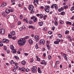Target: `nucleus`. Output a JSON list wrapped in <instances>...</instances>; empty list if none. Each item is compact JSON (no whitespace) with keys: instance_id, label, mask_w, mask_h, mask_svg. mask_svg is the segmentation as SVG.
I'll use <instances>...</instances> for the list:
<instances>
[{"instance_id":"1","label":"nucleus","mask_w":74,"mask_h":74,"mask_svg":"<svg viewBox=\"0 0 74 74\" xmlns=\"http://www.w3.org/2000/svg\"><path fill=\"white\" fill-rule=\"evenodd\" d=\"M26 42V40L23 39V38H21L18 41V44L20 45V46H22L24 45L25 44V43Z\"/></svg>"},{"instance_id":"2","label":"nucleus","mask_w":74,"mask_h":74,"mask_svg":"<svg viewBox=\"0 0 74 74\" xmlns=\"http://www.w3.org/2000/svg\"><path fill=\"white\" fill-rule=\"evenodd\" d=\"M5 33V30L4 29H2L0 30V34L1 35H3Z\"/></svg>"},{"instance_id":"3","label":"nucleus","mask_w":74,"mask_h":74,"mask_svg":"<svg viewBox=\"0 0 74 74\" xmlns=\"http://www.w3.org/2000/svg\"><path fill=\"white\" fill-rule=\"evenodd\" d=\"M29 9L30 10H33V8H34V7L33 6L30 5H29Z\"/></svg>"},{"instance_id":"4","label":"nucleus","mask_w":74,"mask_h":74,"mask_svg":"<svg viewBox=\"0 0 74 74\" xmlns=\"http://www.w3.org/2000/svg\"><path fill=\"white\" fill-rule=\"evenodd\" d=\"M39 38H40V37L36 35L35 36V39L36 40V41H39Z\"/></svg>"},{"instance_id":"5","label":"nucleus","mask_w":74,"mask_h":74,"mask_svg":"<svg viewBox=\"0 0 74 74\" xmlns=\"http://www.w3.org/2000/svg\"><path fill=\"white\" fill-rule=\"evenodd\" d=\"M3 41L4 43L5 42H8L10 41V40H9L8 39H3Z\"/></svg>"},{"instance_id":"6","label":"nucleus","mask_w":74,"mask_h":74,"mask_svg":"<svg viewBox=\"0 0 74 74\" xmlns=\"http://www.w3.org/2000/svg\"><path fill=\"white\" fill-rule=\"evenodd\" d=\"M40 42L42 43L43 45H44L45 44V41L43 39H41L40 40Z\"/></svg>"},{"instance_id":"7","label":"nucleus","mask_w":74,"mask_h":74,"mask_svg":"<svg viewBox=\"0 0 74 74\" xmlns=\"http://www.w3.org/2000/svg\"><path fill=\"white\" fill-rule=\"evenodd\" d=\"M44 10H45V11L46 12L48 13L49 12V10L47 8H45Z\"/></svg>"},{"instance_id":"8","label":"nucleus","mask_w":74,"mask_h":74,"mask_svg":"<svg viewBox=\"0 0 74 74\" xmlns=\"http://www.w3.org/2000/svg\"><path fill=\"white\" fill-rule=\"evenodd\" d=\"M11 34L12 36H14L15 34V31H12L10 33Z\"/></svg>"},{"instance_id":"9","label":"nucleus","mask_w":74,"mask_h":74,"mask_svg":"<svg viewBox=\"0 0 74 74\" xmlns=\"http://www.w3.org/2000/svg\"><path fill=\"white\" fill-rule=\"evenodd\" d=\"M29 42L30 44H32L33 43V41L32 39H30L29 40Z\"/></svg>"},{"instance_id":"10","label":"nucleus","mask_w":74,"mask_h":74,"mask_svg":"<svg viewBox=\"0 0 74 74\" xmlns=\"http://www.w3.org/2000/svg\"><path fill=\"white\" fill-rule=\"evenodd\" d=\"M29 29H35V27H34L32 26V25H29V27H28Z\"/></svg>"},{"instance_id":"11","label":"nucleus","mask_w":74,"mask_h":74,"mask_svg":"<svg viewBox=\"0 0 74 74\" xmlns=\"http://www.w3.org/2000/svg\"><path fill=\"white\" fill-rule=\"evenodd\" d=\"M5 12L6 14H9L10 13V10L8 9H7L5 10Z\"/></svg>"},{"instance_id":"12","label":"nucleus","mask_w":74,"mask_h":74,"mask_svg":"<svg viewBox=\"0 0 74 74\" xmlns=\"http://www.w3.org/2000/svg\"><path fill=\"white\" fill-rule=\"evenodd\" d=\"M38 24L40 26H42L43 25V23L42 22H40L38 23Z\"/></svg>"},{"instance_id":"13","label":"nucleus","mask_w":74,"mask_h":74,"mask_svg":"<svg viewBox=\"0 0 74 74\" xmlns=\"http://www.w3.org/2000/svg\"><path fill=\"white\" fill-rule=\"evenodd\" d=\"M41 64H45L46 65L47 64L45 63V61L44 60L42 61Z\"/></svg>"},{"instance_id":"14","label":"nucleus","mask_w":74,"mask_h":74,"mask_svg":"<svg viewBox=\"0 0 74 74\" xmlns=\"http://www.w3.org/2000/svg\"><path fill=\"white\" fill-rule=\"evenodd\" d=\"M21 70L23 71H26V69H25V68L23 67L21 68Z\"/></svg>"},{"instance_id":"15","label":"nucleus","mask_w":74,"mask_h":74,"mask_svg":"<svg viewBox=\"0 0 74 74\" xmlns=\"http://www.w3.org/2000/svg\"><path fill=\"white\" fill-rule=\"evenodd\" d=\"M21 63L23 65H25V63H26V61H22Z\"/></svg>"},{"instance_id":"16","label":"nucleus","mask_w":74,"mask_h":74,"mask_svg":"<svg viewBox=\"0 0 74 74\" xmlns=\"http://www.w3.org/2000/svg\"><path fill=\"white\" fill-rule=\"evenodd\" d=\"M11 3H12V5H14L15 3L14 0H11Z\"/></svg>"},{"instance_id":"17","label":"nucleus","mask_w":74,"mask_h":74,"mask_svg":"<svg viewBox=\"0 0 74 74\" xmlns=\"http://www.w3.org/2000/svg\"><path fill=\"white\" fill-rule=\"evenodd\" d=\"M5 13L4 12H2V16H3L4 17H5Z\"/></svg>"},{"instance_id":"18","label":"nucleus","mask_w":74,"mask_h":74,"mask_svg":"<svg viewBox=\"0 0 74 74\" xmlns=\"http://www.w3.org/2000/svg\"><path fill=\"white\" fill-rule=\"evenodd\" d=\"M38 73H41L42 72H41V71H40V68L39 67L38 68Z\"/></svg>"},{"instance_id":"19","label":"nucleus","mask_w":74,"mask_h":74,"mask_svg":"<svg viewBox=\"0 0 74 74\" xmlns=\"http://www.w3.org/2000/svg\"><path fill=\"white\" fill-rule=\"evenodd\" d=\"M36 69H37V67L35 66H33L32 68L31 69V70H36Z\"/></svg>"},{"instance_id":"20","label":"nucleus","mask_w":74,"mask_h":74,"mask_svg":"<svg viewBox=\"0 0 74 74\" xmlns=\"http://www.w3.org/2000/svg\"><path fill=\"white\" fill-rule=\"evenodd\" d=\"M37 18L34 17V18L33 21L34 22H37Z\"/></svg>"},{"instance_id":"21","label":"nucleus","mask_w":74,"mask_h":74,"mask_svg":"<svg viewBox=\"0 0 74 74\" xmlns=\"http://www.w3.org/2000/svg\"><path fill=\"white\" fill-rule=\"evenodd\" d=\"M54 6L55 7V8L56 10H57L58 8V6H57V5L56 4H55L54 5Z\"/></svg>"},{"instance_id":"22","label":"nucleus","mask_w":74,"mask_h":74,"mask_svg":"<svg viewBox=\"0 0 74 74\" xmlns=\"http://www.w3.org/2000/svg\"><path fill=\"white\" fill-rule=\"evenodd\" d=\"M69 7V6L68 5H66V6H63L64 8V9H66V8H68Z\"/></svg>"},{"instance_id":"23","label":"nucleus","mask_w":74,"mask_h":74,"mask_svg":"<svg viewBox=\"0 0 74 74\" xmlns=\"http://www.w3.org/2000/svg\"><path fill=\"white\" fill-rule=\"evenodd\" d=\"M13 53H16V51L15 49L13 50Z\"/></svg>"},{"instance_id":"24","label":"nucleus","mask_w":74,"mask_h":74,"mask_svg":"<svg viewBox=\"0 0 74 74\" xmlns=\"http://www.w3.org/2000/svg\"><path fill=\"white\" fill-rule=\"evenodd\" d=\"M54 24H55V25H56V26L58 25V21H55V22Z\"/></svg>"},{"instance_id":"25","label":"nucleus","mask_w":74,"mask_h":74,"mask_svg":"<svg viewBox=\"0 0 74 74\" xmlns=\"http://www.w3.org/2000/svg\"><path fill=\"white\" fill-rule=\"evenodd\" d=\"M8 37L9 38H12V36L10 34H8Z\"/></svg>"},{"instance_id":"26","label":"nucleus","mask_w":74,"mask_h":74,"mask_svg":"<svg viewBox=\"0 0 74 74\" xmlns=\"http://www.w3.org/2000/svg\"><path fill=\"white\" fill-rule=\"evenodd\" d=\"M40 18L42 19L43 18V15L42 14H40Z\"/></svg>"},{"instance_id":"27","label":"nucleus","mask_w":74,"mask_h":74,"mask_svg":"<svg viewBox=\"0 0 74 74\" xmlns=\"http://www.w3.org/2000/svg\"><path fill=\"white\" fill-rule=\"evenodd\" d=\"M32 73H36L37 71L32 69Z\"/></svg>"},{"instance_id":"28","label":"nucleus","mask_w":74,"mask_h":74,"mask_svg":"<svg viewBox=\"0 0 74 74\" xmlns=\"http://www.w3.org/2000/svg\"><path fill=\"white\" fill-rule=\"evenodd\" d=\"M19 66H15L14 67V69H18V67Z\"/></svg>"},{"instance_id":"29","label":"nucleus","mask_w":74,"mask_h":74,"mask_svg":"<svg viewBox=\"0 0 74 74\" xmlns=\"http://www.w3.org/2000/svg\"><path fill=\"white\" fill-rule=\"evenodd\" d=\"M64 14H65L64 12H62L61 13V15H63Z\"/></svg>"},{"instance_id":"30","label":"nucleus","mask_w":74,"mask_h":74,"mask_svg":"<svg viewBox=\"0 0 74 74\" xmlns=\"http://www.w3.org/2000/svg\"><path fill=\"white\" fill-rule=\"evenodd\" d=\"M54 44H59V42H58V41H55L54 42Z\"/></svg>"},{"instance_id":"31","label":"nucleus","mask_w":74,"mask_h":74,"mask_svg":"<svg viewBox=\"0 0 74 74\" xmlns=\"http://www.w3.org/2000/svg\"><path fill=\"white\" fill-rule=\"evenodd\" d=\"M58 36L60 38H62V36L61 34H58Z\"/></svg>"},{"instance_id":"32","label":"nucleus","mask_w":74,"mask_h":74,"mask_svg":"<svg viewBox=\"0 0 74 74\" xmlns=\"http://www.w3.org/2000/svg\"><path fill=\"white\" fill-rule=\"evenodd\" d=\"M31 14H34V10H32L30 12Z\"/></svg>"},{"instance_id":"33","label":"nucleus","mask_w":74,"mask_h":74,"mask_svg":"<svg viewBox=\"0 0 74 74\" xmlns=\"http://www.w3.org/2000/svg\"><path fill=\"white\" fill-rule=\"evenodd\" d=\"M45 8H50V6H49V5H46L45 6Z\"/></svg>"},{"instance_id":"34","label":"nucleus","mask_w":74,"mask_h":74,"mask_svg":"<svg viewBox=\"0 0 74 74\" xmlns=\"http://www.w3.org/2000/svg\"><path fill=\"white\" fill-rule=\"evenodd\" d=\"M74 7L73 6L71 8V11H73L74 10Z\"/></svg>"},{"instance_id":"35","label":"nucleus","mask_w":74,"mask_h":74,"mask_svg":"<svg viewBox=\"0 0 74 74\" xmlns=\"http://www.w3.org/2000/svg\"><path fill=\"white\" fill-rule=\"evenodd\" d=\"M51 55H49L48 56V59H51Z\"/></svg>"},{"instance_id":"36","label":"nucleus","mask_w":74,"mask_h":74,"mask_svg":"<svg viewBox=\"0 0 74 74\" xmlns=\"http://www.w3.org/2000/svg\"><path fill=\"white\" fill-rule=\"evenodd\" d=\"M28 22L29 23V24H32V23H33V22L31 21H29Z\"/></svg>"},{"instance_id":"37","label":"nucleus","mask_w":74,"mask_h":74,"mask_svg":"<svg viewBox=\"0 0 74 74\" xmlns=\"http://www.w3.org/2000/svg\"><path fill=\"white\" fill-rule=\"evenodd\" d=\"M14 58H15V59H19V57H18V56H15V57H14Z\"/></svg>"},{"instance_id":"38","label":"nucleus","mask_w":74,"mask_h":74,"mask_svg":"<svg viewBox=\"0 0 74 74\" xmlns=\"http://www.w3.org/2000/svg\"><path fill=\"white\" fill-rule=\"evenodd\" d=\"M9 11L10 12H13L14 11V9H10Z\"/></svg>"},{"instance_id":"39","label":"nucleus","mask_w":74,"mask_h":74,"mask_svg":"<svg viewBox=\"0 0 74 74\" xmlns=\"http://www.w3.org/2000/svg\"><path fill=\"white\" fill-rule=\"evenodd\" d=\"M69 33V31L68 30H66L65 32V34H67V33Z\"/></svg>"},{"instance_id":"40","label":"nucleus","mask_w":74,"mask_h":74,"mask_svg":"<svg viewBox=\"0 0 74 74\" xmlns=\"http://www.w3.org/2000/svg\"><path fill=\"white\" fill-rule=\"evenodd\" d=\"M4 49L5 50V51H7V47H4Z\"/></svg>"},{"instance_id":"41","label":"nucleus","mask_w":74,"mask_h":74,"mask_svg":"<svg viewBox=\"0 0 74 74\" xmlns=\"http://www.w3.org/2000/svg\"><path fill=\"white\" fill-rule=\"evenodd\" d=\"M10 49H12V50H13L14 49V47H11Z\"/></svg>"},{"instance_id":"42","label":"nucleus","mask_w":74,"mask_h":74,"mask_svg":"<svg viewBox=\"0 0 74 74\" xmlns=\"http://www.w3.org/2000/svg\"><path fill=\"white\" fill-rule=\"evenodd\" d=\"M47 48L48 49L49 51H50L51 49V47H47Z\"/></svg>"},{"instance_id":"43","label":"nucleus","mask_w":74,"mask_h":74,"mask_svg":"<svg viewBox=\"0 0 74 74\" xmlns=\"http://www.w3.org/2000/svg\"><path fill=\"white\" fill-rule=\"evenodd\" d=\"M48 33L49 34H52V32L51 31H50L48 32Z\"/></svg>"},{"instance_id":"44","label":"nucleus","mask_w":74,"mask_h":74,"mask_svg":"<svg viewBox=\"0 0 74 74\" xmlns=\"http://www.w3.org/2000/svg\"><path fill=\"white\" fill-rule=\"evenodd\" d=\"M16 36H14L12 38V39L13 40H15L16 39Z\"/></svg>"},{"instance_id":"45","label":"nucleus","mask_w":74,"mask_h":74,"mask_svg":"<svg viewBox=\"0 0 74 74\" xmlns=\"http://www.w3.org/2000/svg\"><path fill=\"white\" fill-rule=\"evenodd\" d=\"M63 21L61 20L60 21V23H61V24H63Z\"/></svg>"},{"instance_id":"46","label":"nucleus","mask_w":74,"mask_h":74,"mask_svg":"<svg viewBox=\"0 0 74 74\" xmlns=\"http://www.w3.org/2000/svg\"><path fill=\"white\" fill-rule=\"evenodd\" d=\"M20 19H22V18H23V16H22V15H20Z\"/></svg>"},{"instance_id":"47","label":"nucleus","mask_w":74,"mask_h":74,"mask_svg":"<svg viewBox=\"0 0 74 74\" xmlns=\"http://www.w3.org/2000/svg\"><path fill=\"white\" fill-rule=\"evenodd\" d=\"M34 1L35 3H37V2H38V0H34Z\"/></svg>"},{"instance_id":"48","label":"nucleus","mask_w":74,"mask_h":74,"mask_svg":"<svg viewBox=\"0 0 74 74\" xmlns=\"http://www.w3.org/2000/svg\"><path fill=\"white\" fill-rule=\"evenodd\" d=\"M22 30H23V28L22 27H21L20 28V31H22Z\"/></svg>"},{"instance_id":"49","label":"nucleus","mask_w":74,"mask_h":74,"mask_svg":"<svg viewBox=\"0 0 74 74\" xmlns=\"http://www.w3.org/2000/svg\"><path fill=\"white\" fill-rule=\"evenodd\" d=\"M18 25H21V22H18Z\"/></svg>"},{"instance_id":"50","label":"nucleus","mask_w":74,"mask_h":74,"mask_svg":"<svg viewBox=\"0 0 74 74\" xmlns=\"http://www.w3.org/2000/svg\"><path fill=\"white\" fill-rule=\"evenodd\" d=\"M54 20L55 21H57L58 20V18H57L56 17H55L54 18Z\"/></svg>"},{"instance_id":"51","label":"nucleus","mask_w":74,"mask_h":74,"mask_svg":"<svg viewBox=\"0 0 74 74\" xmlns=\"http://www.w3.org/2000/svg\"><path fill=\"white\" fill-rule=\"evenodd\" d=\"M29 37L28 36H25V39H27V38H28Z\"/></svg>"},{"instance_id":"52","label":"nucleus","mask_w":74,"mask_h":74,"mask_svg":"<svg viewBox=\"0 0 74 74\" xmlns=\"http://www.w3.org/2000/svg\"><path fill=\"white\" fill-rule=\"evenodd\" d=\"M22 28L23 29H24V30H25V26L24 25L23 26Z\"/></svg>"},{"instance_id":"53","label":"nucleus","mask_w":74,"mask_h":74,"mask_svg":"<svg viewBox=\"0 0 74 74\" xmlns=\"http://www.w3.org/2000/svg\"><path fill=\"white\" fill-rule=\"evenodd\" d=\"M29 71V69L27 68L26 69V71L27 72H28Z\"/></svg>"},{"instance_id":"54","label":"nucleus","mask_w":74,"mask_h":74,"mask_svg":"<svg viewBox=\"0 0 74 74\" xmlns=\"http://www.w3.org/2000/svg\"><path fill=\"white\" fill-rule=\"evenodd\" d=\"M24 54L26 56H28V55H29V54H28V53H24Z\"/></svg>"},{"instance_id":"55","label":"nucleus","mask_w":74,"mask_h":74,"mask_svg":"<svg viewBox=\"0 0 74 74\" xmlns=\"http://www.w3.org/2000/svg\"><path fill=\"white\" fill-rule=\"evenodd\" d=\"M57 41H58V42L59 43V42H60V39H58L57 40Z\"/></svg>"},{"instance_id":"56","label":"nucleus","mask_w":74,"mask_h":74,"mask_svg":"<svg viewBox=\"0 0 74 74\" xmlns=\"http://www.w3.org/2000/svg\"><path fill=\"white\" fill-rule=\"evenodd\" d=\"M61 11H63L64 10V8L63 7H61Z\"/></svg>"},{"instance_id":"57","label":"nucleus","mask_w":74,"mask_h":74,"mask_svg":"<svg viewBox=\"0 0 74 74\" xmlns=\"http://www.w3.org/2000/svg\"><path fill=\"white\" fill-rule=\"evenodd\" d=\"M17 53L18 54H19V55L21 54V52H20V51H18L17 52Z\"/></svg>"},{"instance_id":"58","label":"nucleus","mask_w":74,"mask_h":74,"mask_svg":"<svg viewBox=\"0 0 74 74\" xmlns=\"http://www.w3.org/2000/svg\"><path fill=\"white\" fill-rule=\"evenodd\" d=\"M1 7H5V5H4V4H3V3L2 5H1Z\"/></svg>"},{"instance_id":"59","label":"nucleus","mask_w":74,"mask_h":74,"mask_svg":"<svg viewBox=\"0 0 74 74\" xmlns=\"http://www.w3.org/2000/svg\"><path fill=\"white\" fill-rule=\"evenodd\" d=\"M27 20V18H25L24 19H23V21H25Z\"/></svg>"},{"instance_id":"60","label":"nucleus","mask_w":74,"mask_h":74,"mask_svg":"<svg viewBox=\"0 0 74 74\" xmlns=\"http://www.w3.org/2000/svg\"><path fill=\"white\" fill-rule=\"evenodd\" d=\"M63 56L64 57H65L66 56H67V55L66 54L64 53L63 54Z\"/></svg>"},{"instance_id":"61","label":"nucleus","mask_w":74,"mask_h":74,"mask_svg":"<svg viewBox=\"0 0 74 74\" xmlns=\"http://www.w3.org/2000/svg\"><path fill=\"white\" fill-rule=\"evenodd\" d=\"M56 63L57 64H59V61H56Z\"/></svg>"},{"instance_id":"62","label":"nucleus","mask_w":74,"mask_h":74,"mask_svg":"<svg viewBox=\"0 0 74 74\" xmlns=\"http://www.w3.org/2000/svg\"><path fill=\"white\" fill-rule=\"evenodd\" d=\"M51 8H53V4L51 6Z\"/></svg>"},{"instance_id":"63","label":"nucleus","mask_w":74,"mask_h":74,"mask_svg":"<svg viewBox=\"0 0 74 74\" xmlns=\"http://www.w3.org/2000/svg\"><path fill=\"white\" fill-rule=\"evenodd\" d=\"M52 30L53 31H54L55 30V27H52Z\"/></svg>"},{"instance_id":"64","label":"nucleus","mask_w":74,"mask_h":74,"mask_svg":"<svg viewBox=\"0 0 74 74\" xmlns=\"http://www.w3.org/2000/svg\"><path fill=\"white\" fill-rule=\"evenodd\" d=\"M43 56H44V57H45L46 56V53H44L43 54Z\"/></svg>"}]
</instances>
